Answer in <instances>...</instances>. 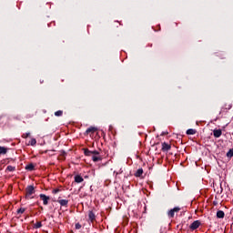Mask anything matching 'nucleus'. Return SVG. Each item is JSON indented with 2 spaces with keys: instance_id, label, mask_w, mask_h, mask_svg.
Masks as SVG:
<instances>
[{
  "instance_id": "1",
  "label": "nucleus",
  "mask_w": 233,
  "mask_h": 233,
  "mask_svg": "<svg viewBox=\"0 0 233 233\" xmlns=\"http://www.w3.org/2000/svg\"><path fill=\"white\" fill-rule=\"evenodd\" d=\"M34 194H35V188L34 186H28L25 188V198L26 199H33L34 198Z\"/></svg>"
},
{
  "instance_id": "2",
  "label": "nucleus",
  "mask_w": 233,
  "mask_h": 233,
  "mask_svg": "<svg viewBox=\"0 0 233 233\" xmlns=\"http://www.w3.org/2000/svg\"><path fill=\"white\" fill-rule=\"evenodd\" d=\"M201 226V222L199 220H195L190 226V230H197Z\"/></svg>"
},
{
  "instance_id": "3",
  "label": "nucleus",
  "mask_w": 233,
  "mask_h": 233,
  "mask_svg": "<svg viewBox=\"0 0 233 233\" xmlns=\"http://www.w3.org/2000/svg\"><path fill=\"white\" fill-rule=\"evenodd\" d=\"M85 156H99V151L94 150L90 151L88 149H84Z\"/></svg>"
},
{
  "instance_id": "4",
  "label": "nucleus",
  "mask_w": 233,
  "mask_h": 233,
  "mask_svg": "<svg viewBox=\"0 0 233 233\" xmlns=\"http://www.w3.org/2000/svg\"><path fill=\"white\" fill-rule=\"evenodd\" d=\"M40 198L42 199L44 205H48V201H50V197H47L45 194H41Z\"/></svg>"
},
{
  "instance_id": "5",
  "label": "nucleus",
  "mask_w": 233,
  "mask_h": 233,
  "mask_svg": "<svg viewBox=\"0 0 233 233\" xmlns=\"http://www.w3.org/2000/svg\"><path fill=\"white\" fill-rule=\"evenodd\" d=\"M221 134H223V131H221V129H215L213 131L214 137H221Z\"/></svg>"
},
{
  "instance_id": "6",
  "label": "nucleus",
  "mask_w": 233,
  "mask_h": 233,
  "mask_svg": "<svg viewBox=\"0 0 233 233\" xmlns=\"http://www.w3.org/2000/svg\"><path fill=\"white\" fill-rule=\"evenodd\" d=\"M57 203H59V205L61 207H68V200L67 199L57 200Z\"/></svg>"
},
{
  "instance_id": "7",
  "label": "nucleus",
  "mask_w": 233,
  "mask_h": 233,
  "mask_svg": "<svg viewBox=\"0 0 233 233\" xmlns=\"http://www.w3.org/2000/svg\"><path fill=\"white\" fill-rule=\"evenodd\" d=\"M8 153V148L0 146V156H5Z\"/></svg>"
},
{
  "instance_id": "8",
  "label": "nucleus",
  "mask_w": 233,
  "mask_h": 233,
  "mask_svg": "<svg viewBox=\"0 0 233 233\" xmlns=\"http://www.w3.org/2000/svg\"><path fill=\"white\" fill-rule=\"evenodd\" d=\"M94 132H97V128L95 127H90L86 131V134H90V133L94 134Z\"/></svg>"
},
{
  "instance_id": "9",
  "label": "nucleus",
  "mask_w": 233,
  "mask_h": 233,
  "mask_svg": "<svg viewBox=\"0 0 233 233\" xmlns=\"http://www.w3.org/2000/svg\"><path fill=\"white\" fill-rule=\"evenodd\" d=\"M217 218L218 219H223V218H225V212L223 210H218L217 212Z\"/></svg>"
},
{
  "instance_id": "10",
  "label": "nucleus",
  "mask_w": 233,
  "mask_h": 233,
  "mask_svg": "<svg viewBox=\"0 0 233 233\" xmlns=\"http://www.w3.org/2000/svg\"><path fill=\"white\" fill-rule=\"evenodd\" d=\"M75 181H76V183H83L85 181V179H83V177L76 175L75 177Z\"/></svg>"
},
{
  "instance_id": "11",
  "label": "nucleus",
  "mask_w": 233,
  "mask_h": 233,
  "mask_svg": "<svg viewBox=\"0 0 233 233\" xmlns=\"http://www.w3.org/2000/svg\"><path fill=\"white\" fill-rule=\"evenodd\" d=\"M197 132H198V131H197L196 129L190 128V129H187V130L186 134H187V136H194Z\"/></svg>"
},
{
  "instance_id": "12",
  "label": "nucleus",
  "mask_w": 233,
  "mask_h": 233,
  "mask_svg": "<svg viewBox=\"0 0 233 233\" xmlns=\"http://www.w3.org/2000/svg\"><path fill=\"white\" fill-rule=\"evenodd\" d=\"M136 177H141L143 176V168H139L135 173Z\"/></svg>"
},
{
  "instance_id": "13",
  "label": "nucleus",
  "mask_w": 233,
  "mask_h": 233,
  "mask_svg": "<svg viewBox=\"0 0 233 233\" xmlns=\"http://www.w3.org/2000/svg\"><path fill=\"white\" fill-rule=\"evenodd\" d=\"M88 218L90 219V221H94L96 219V214H94L93 211H89Z\"/></svg>"
},
{
  "instance_id": "14",
  "label": "nucleus",
  "mask_w": 233,
  "mask_h": 233,
  "mask_svg": "<svg viewBox=\"0 0 233 233\" xmlns=\"http://www.w3.org/2000/svg\"><path fill=\"white\" fill-rule=\"evenodd\" d=\"M162 150H170V145L167 144V143H163L162 144Z\"/></svg>"
},
{
  "instance_id": "15",
  "label": "nucleus",
  "mask_w": 233,
  "mask_h": 233,
  "mask_svg": "<svg viewBox=\"0 0 233 233\" xmlns=\"http://www.w3.org/2000/svg\"><path fill=\"white\" fill-rule=\"evenodd\" d=\"M34 168H35L34 164H28V165L25 167V170H29L30 172H31L32 170H34Z\"/></svg>"
},
{
  "instance_id": "16",
  "label": "nucleus",
  "mask_w": 233,
  "mask_h": 233,
  "mask_svg": "<svg viewBox=\"0 0 233 233\" xmlns=\"http://www.w3.org/2000/svg\"><path fill=\"white\" fill-rule=\"evenodd\" d=\"M92 159H93V161H94L95 163H97V161H101V157H97V156L94 155V156L92 157Z\"/></svg>"
},
{
  "instance_id": "17",
  "label": "nucleus",
  "mask_w": 233,
  "mask_h": 233,
  "mask_svg": "<svg viewBox=\"0 0 233 233\" xmlns=\"http://www.w3.org/2000/svg\"><path fill=\"white\" fill-rule=\"evenodd\" d=\"M174 214H176V208H174L173 209H171V210L168 212V217H169V218H174Z\"/></svg>"
},
{
  "instance_id": "18",
  "label": "nucleus",
  "mask_w": 233,
  "mask_h": 233,
  "mask_svg": "<svg viewBox=\"0 0 233 233\" xmlns=\"http://www.w3.org/2000/svg\"><path fill=\"white\" fill-rule=\"evenodd\" d=\"M37 141L35 140V138H32L30 141H29V144L28 145H31V147H35Z\"/></svg>"
},
{
  "instance_id": "19",
  "label": "nucleus",
  "mask_w": 233,
  "mask_h": 233,
  "mask_svg": "<svg viewBox=\"0 0 233 233\" xmlns=\"http://www.w3.org/2000/svg\"><path fill=\"white\" fill-rule=\"evenodd\" d=\"M227 157H233V147L227 152Z\"/></svg>"
},
{
  "instance_id": "20",
  "label": "nucleus",
  "mask_w": 233,
  "mask_h": 233,
  "mask_svg": "<svg viewBox=\"0 0 233 233\" xmlns=\"http://www.w3.org/2000/svg\"><path fill=\"white\" fill-rule=\"evenodd\" d=\"M55 116H56V117H61V116H63V110H58L55 112Z\"/></svg>"
},
{
  "instance_id": "21",
  "label": "nucleus",
  "mask_w": 233,
  "mask_h": 233,
  "mask_svg": "<svg viewBox=\"0 0 233 233\" xmlns=\"http://www.w3.org/2000/svg\"><path fill=\"white\" fill-rule=\"evenodd\" d=\"M6 170H8V172H14V170H15V167L8 166V167H6Z\"/></svg>"
},
{
  "instance_id": "22",
  "label": "nucleus",
  "mask_w": 233,
  "mask_h": 233,
  "mask_svg": "<svg viewBox=\"0 0 233 233\" xmlns=\"http://www.w3.org/2000/svg\"><path fill=\"white\" fill-rule=\"evenodd\" d=\"M41 227H43V224L41 222H36L35 224V228H41Z\"/></svg>"
},
{
  "instance_id": "23",
  "label": "nucleus",
  "mask_w": 233,
  "mask_h": 233,
  "mask_svg": "<svg viewBox=\"0 0 233 233\" xmlns=\"http://www.w3.org/2000/svg\"><path fill=\"white\" fill-rule=\"evenodd\" d=\"M25 208H20L18 210H17V214H25Z\"/></svg>"
},
{
  "instance_id": "24",
  "label": "nucleus",
  "mask_w": 233,
  "mask_h": 233,
  "mask_svg": "<svg viewBox=\"0 0 233 233\" xmlns=\"http://www.w3.org/2000/svg\"><path fill=\"white\" fill-rule=\"evenodd\" d=\"M30 137V133H25L22 136V137H24L25 139H26V137Z\"/></svg>"
},
{
  "instance_id": "25",
  "label": "nucleus",
  "mask_w": 233,
  "mask_h": 233,
  "mask_svg": "<svg viewBox=\"0 0 233 233\" xmlns=\"http://www.w3.org/2000/svg\"><path fill=\"white\" fill-rule=\"evenodd\" d=\"M76 228L79 230V228H81V224H76Z\"/></svg>"
},
{
  "instance_id": "26",
  "label": "nucleus",
  "mask_w": 233,
  "mask_h": 233,
  "mask_svg": "<svg viewBox=\"0 0 233 233\" xmlns=\"http://www.w3.org/2000/svg\"><path fill=\"white\" fill-rule=\"evenodd\" d=\"M178 210H181V208L177 207V208H176V212H177Z\"/></svg>"
},
{
  "instance_id": "27",
  "label": "nucleus",
  "mask_w": 233,
  "mask_h": 233,
  "mask_svg": "<svg viewBox=\"0 0 233 233\" xmlns=\"http://www.w3.org/2000/svg\"><path fill=\"white\" fill-rule=\"evenodd\" d=\"M57 192H59V189H55L54 190V194H57Z\"/></svg>"
},
{
  "instance_id": "28",
  "label": "nucleus",
  "mask_w": 233,
  "mask_h": 233,
  "mask_svg": "<svg viewBox=\"0 0 233 233\" xmlns=\"http://www.w3.org/2000/svg\"><path fill=\"white\" fill-rule=\"evenodd\" d=\"M228 110H230L231 106H228Z\"/></svg>"
}]
</instances>
